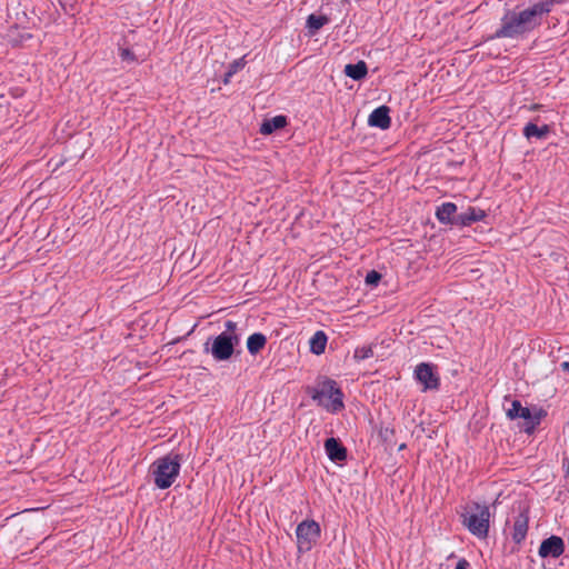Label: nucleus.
I'll list each match as a JSON object with an SVG mask.
<instances>
[{
  "label": "nucleus",
  "instance_id": "9",
  "mask_svg": "<svg viewBox=\"0 0 569 569\" xmlns=\"http://www.w3.org/2000/svg\"><path fill=\"white\" fill-rule=\"evenodd\" d=\"M389 112L390 109L387 106H380L376 108L368 118V124L381 130L389 129L391 126V118Z\"/></svg>",
  "mask_w": 569,
  "mask_h": 569
},
{
  "label": "nucleus",
  "instance_id": "22",
  "mask_svg": "<svg viewBox=\"0 0 569 569\" xmlns=\"http://www.w3.org/2000/svg\"><path fill=\"white\" fill-rule=\"evenodd\" d=\"M373 356V347L371 345L357 347L353 352V358L357 361H362L372 358Z\"/></svg>",
  "mask_w": 569,
  "mask_h": 569
},
{
  "label": "nucleus",
  "instance_id": "23",
  "mask_svg": "<svg viewBox=\"0 0 569 569\" xmlns=\"http://www.w3.org/2000/svg\"><path fill=\"white\" fill-rule=\"evenodd\" d=\"M545 416L543 410H539L532 413V418L529 420L528 427H526L527 432H531L540 423L541 418Z\"/></svg>",
  "mask_w": 569,
  "mask_h": 569
},
{
  "label": "nucleus",
  "instance_id": "25",
  "mask_svg": "<svg viewBox=\"0 0 569 569\" xmlns=\"http://www.w3.org/2000/svg\"><path fill=\"white\" fill-rule=\"evenodd\" d=\"M119 56H120L121 60H123V61H128V62L136 61V56L129 48H121Z\"/></svg>",
  "mask_w": 569,
  "mask_h": 569
},
{
  "label": "nucleus",
  "instance_id": "27",
  "mask_svg": "<svg viewBox=\"0 0 569 569\" xmlns=\"http://www.w3.org/2000/svg\"><path fill=\"white\" fill-rule=\"evenodd\" d=\"M562 466H563V469H565L566 477H569V460L567 458H565L562 460Z\"/></svg>",
  "mask_w": 569,
  "mask_h": 569
},
{
  "label": "nucleus",
  "instance_id": "7",
  "mask_svg": "<svg viewBox=\"0 0 569 569\" xmlns=\"http://www.w3.org/2000/svg\"><path fill=\"white\" fill-rule=\"evenodd\" d=\"M415 378L423 386V390L439 389L440 378L436 371V366L432 363H419L415 369Z\"/></svg>",
  "mask_w": 569,
  "mask_h": 569
},
{
  "label": "nucleus",
  "instance_id": "3",
  "mask_svg": "<svg viewBox=\"0 0 569 569\" xmlns=\"http://www.w3.org/2000/svg\"><path fill=\"white\" fill-rule=\"evenodd\" d=\"M307 392L318 406L330 413H338L345 409L343 392L333 379L323 378L317 387H309Z\"/></svg>",
  "mask_w": 569,
  "mask_h": 569
},
{
  "label": "nucleus",
  "instance_id": "4",
  "mask_svg": "<svg viewBox=\"0 0 569 569\" xmlns=\"http://www.w3.org/2000/svg\"><path fill=\"white\" fill-rule=\"evenodd\" d=\"M181 461V455L171 452L152 462L150 473L158 489L164 490L172 486L180 473Z\"/></svg>",
  "mask_w": 569,
  "mask_h": 569
},
{
  "label": "nucleus",
  "instance_id": "6",
  "mask_svg": "<svg viewBox=\"0 0 569 569\" xmlns=\"http://www.w3.org/2000/svg\"><path fill=\"white\" fill-rule=\"evenodd\" d=\"M321 529L315 520H303L297 526L296 536L299 550L308 551L320 537Z\"/></svg>",
  "mask_w": 569,
  "mask_h": 569
},
{
  "label": "nucleus",
  "instance_id": "15",
  "mask_svg": "<svg viewBox=\"0 0 569 569\" xmlns=\"http://www.w3.org/2000/svg\"><path fill=\"white\" fill-rule=\"evenodd\" d=\"M507 417L511 420L522 418L526 420V425H529V420L532 418V412L529 408L522 407L519 400H513L511 407L507 410Z\"/></svg>",
  "mask_w": 569,
  "mask_h": 569
},
{
  "label": "nucleus",
  "instance_id": "8",
  "mask_svg": "<svg viewBox=\"0 0 569 569\" xmlns=\"http://www.w3.org/2000/svg\"><path fill=\"white\" fill-rule=\"evenodd\" d=\"M565 551V542L559 536H550L542 540L538 553L541 558H558Z\"/></svg>",
  "mask_w": 569,
  "mask_h": 569
},
{
  "label": "nucleus",
  "instance_id": "12",
  "mask_svg": "<svg viewBox=\"0 0 569 569\" xmlns=\"http://www.w3.org/2000/svg\"><path fill=\"white\" fill-rule=\"evenodd\" d=\"M486 217L487 213L485 210L477 207H469L465 212L458 214L457 221L459 227H468L483 220Z\"/></svg>",
  "mask_w": 569,
  "mask_h": 569
},
{
  "label": "nucleus",
  "instance_id": "19",
  "mask_svg": "<svg viewBox=\"0 0 569 569\" xmlns=\"http://www.w3.org/2000/svg\"><path fill=\"white\" fill-rule=\"evenodd\" d=\"M327 341V335L321 330L317 331L310 339V351L317 356L323 353Z\"/></svg>",
  "mask_w": 569,
  "mask_h": 569
},
{
  "label": "nucleus",
  "instance_id": "18",
  "mask_svg": "<svg viewBox=\"0 0 569 569\" xmlns=\"http://www.w3.org/2000/svg\"><path fill=\"white\" fill-rule=\"evenodd\" d=\"M267 338L261 332H254L248 337L247 349L250 355H257L264 348Z\"/></svg>",
  "mask_w": 569,
  "mask_h": 569
},
{
  "label": "nucleus",
  "instance_id": "26",
  "mask_svg": "<svg viewBox=\"0 0 569 569\" xmlns=\"http://www.w3.org/2000/svg\"><path fill=\"white\" fill-rule=\"evenodd\" d=\"M470 568V563L467 559L465 558H461L457 565H456V568L455 569H469Z\"/></svg>",
  "mask_w": 569,
  "mask_h": 569
},
{
  "label": "nucleus",
  "instance_id": "17",
  "mask_svg": "<svg viewBox=\"0 0 569 569\" xmlns=\"http://www.w3.org/2000/svg\"><path fill=\"white\" fill-rule=\"evenodd\" d=\"M287 126V117L286 116H276L271 119H267L262 122L260 127V132L262 134H271L278 129H282Z\"/></svg>",
  "mask_w": 569,
  "mask_h": 569
},
{
  "label": "nucleus",
  "instance_id": "16",
  "mask_svg": "<svg viewBox=\"0 0 569 569\" xmlns=\"http://www.w3.org/2000/svg\"><path fill=\"white\" fill-rule=\"evenodd\" d=\"M367 73L368 67L363 60L357 63H349L345 67V74L356 81L363 79Z\"/></svg>",
  "mask_w": 569,
  "mask_h": 569
},
{
  "label": "nucleus",
  "instance_id": "13",
  "mask_svg": "<svg viewBox=\"0 0 569 569\" xmlns=\"http://www.w3.org/2000/svg\"><path fill=\"white\" fill-rule=\"evenodd\" d=\"M528 511H521L518 517L515 519L513 531H512V540L516 543H521L527 536L528 532Z\"/></svg>",
  "mask_w": 569,
  "mask_h": 569
},
{
  "label": "nucleus",
  "instance_id": "14",
  "mask_svg": "<svg viewBox=\"0 0 569 569\" xmlns=\"http://www.w3.org/2000/svg\"><path fill=\"white\" fill-rule=\"evenodd\" d=\"M522 133L528 140H531L533 138L537 140H543L550 133V127L548 124L538 127L533 122H528L523 127Z\"/></svg>",
  "mask_w": 569,
  "mask_h": 569
},
{
  "label": "nucleus",
  "instance_id": "2",
  "mask_svg": "<svg viewBox=\"0 0 569 569\" xmlns=\"http://www.w3.org/2000/svg\"><path fill=\"white\" fill-rule=\"evenodd\" d=\"M240 341L237 322L227 320L224 330L216 337L208 338L203 343V352L210 353L216 361H228Z\"/></svg>",
  "mask_w": 569,
  "mask_h": 569
},
{
  "label": "nucleus",
  "instance_id": "11",
  "mask_svg": "<svg viewBox=\"0 0 569 569\" xmlns=\"http://www.w3.org/2000/svg\"><path fill=\"white\" fill-rule=\"evenodd\" d=\"M325 450L328 458L333 462H340L347 459V449L337 438H328L325 441Z\"/></svg>",
  "mask_w": 569,
  "mask_h": 569
},
{
  "label": "nucleus",
  "instance_id": "5",
  "mask_svg": "<svg viewBox=\"0 0 569 569\" xmlns=\"http://www.w3.org/2000/svg\"><path fill=\"white\" fill-rule=\"evenodd\" d=\"M462 525L473 536L483 539L488 537L490 511L488 506L473 503V511L461 513Z\"/></svg>",
  "mask_w": 569,
  "mask_h": 569
},
{
  "label": "nucleus",
  "instance_id": "28",
  "mask_svg": "<svg viewBox=\"0 0 569 569\" xmlns=\"http://www.w3.org/2000/svg\"><path fill=\"white\" fill-rule=\"evenodd\" d=\"M560 368L565 372H569V361H563L560 363Z\"/></svg>",
  "mask_w": 569,
  "mask_h": 569
},
{
  "label": "nucleus",
  "instance_id": "20",
  "mask_svg": "<svg viewBox=\"0 0 569 569\" xmlns=\"http://www.w3.org/2000/svg\"><path fill=\"white\" fill-rule=\"evenodd\" d=\"M328 22L329 18L327 16H317L312 13L308 16L306 27L309 30V33L311 36H315L317 31L320 30Z\"/></svg>",
  "mask_w": 569,
  "mask_h": 569
},
{
  "label": "nucleus",
  "instance_id": "24",
  "mask_svg": "<svg viewBox=\"0 0 569 569\" xmlns=\"http://www.w3.org/2000/svg\"><path fill=\"white\" fill-rule=\"evenodd\" d=\"M381 280V274L376 271V270H371L367 273L366 276V283L369 284V286H377Z\"/></svg>",
  "mask_w": 569,
  "mask_h": 569
},
{
  "label": "nucleus",
  "instance_id": "10",
  "mask_svg": "<svg viewBox=\"0 0 569 569\" xmlns=\"http://www.w3.org/2000/svg\"><path fill=\"white\" fill-rule=\"evenodd\" d=\"M457 206L453 202H443L436 209V218L442 224L458 226Z\"/></svg>",
  "mask_w": 569,
  "mask_h": 569
},
{
  "label": "nucleus",
  "instance_id": "21",
  "mask_svg": "<svg viewBox=\"0 0 569 569\" xmlns=\"http://www.w3.org/2000/svg\"><path fill=\"white\" fill-rule=\"evenodd\" d=\"M246 64V61H244V57L240 58V59H237L234 60L232 63L229 64L228 67V70L227 72L224 73V77H223V83H229L230 82V79L240 70L244 67Z\"/></svg>",
  "mask_w": 569,
  "mask_h": 569
},
{
  "label": "nucleus",
  "instance_id": "1",
  "mask_svg": "<svg viewBox=\"0 0 569 569\" xmlns=\"http://www.w3.org/2000/svg\"><path fill=\"white\" fill-rule=\"evenodd\" d=\"M557 0H542L531 3L522 10H507L500 19V24L490 39H523L541 26Z\"/></svg>",
  "mask_w": 569,
  "mask_h": 569
}]
</instances>
